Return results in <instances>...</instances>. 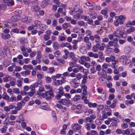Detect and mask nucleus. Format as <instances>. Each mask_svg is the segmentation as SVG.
I'll use <instances>...</instances> for the list:
<instances>
[{
  "label": "nucleus",
  "instance_id": "nucleus-1",
  "mask_svg": "<svg viewBox=\"0 0 135 135\" xmlns=\"http://www.w3.org/2000/svg\"><path fill=\"white\" fill-rule=\"evenodd\" d=\"M20 18L19 13L17 12H15V15L12 16L11 18V21L4 22L2 26L5 27H7L11 28H13L17 25V24L14 23L15 22L20 20Z\"/></svg>",
  "mask_w": 135,
  "mask_h": 135
},
{
  "label": "nucleus",
  "instance_id": "nucleus-2",
  "mask_svg": "<svg viewBox=\"0 0 135 135\" xmlns=\"http://www.w3.org/2000/svg\"><path fill=\"white\" fill-rule=\"evenodd\" d=\"M58 102L59 103L67 107H69L71 104L70 100L66 98L61 99L58 101Z\"/></svg>",
  "mask_w": 135,
  "mask_h": 135
},
{
  "label": "nucleus",
  "instance_id": "nucleus-3",
  "mask_svg": "<svg viewBox=\"0 0 135 135\" xmlns=\"http://www.w3.org/2000/svg\"><path fill=\"white\" fill-rule=\"evenodd\" d=\"M54 85L56 86H58L59 85H61L62 84L66 82L65 78L64 77H61V80H54Z\"/></svg>",
  "mask_w": 135,
  "mask_h": 135
},
{
  "label": "nucleus",
  "instance_id": "nucleus-4",
  "mask_svg": "<svg viewBox=\"0 0 135 135\" xmlns=\"http://www.w3.org/2000/svg\"><path fill=\"white\" fill-rule=\"evenodd\" d=\"M121 61L122 62L123 64L124 65H127L129 64L130 60L125 55H122L120 57Z\"/></svg>",
  "mask_w": 135,
  "mask_h": 135
},
{
  "label": "nucleus",
  "instance_id": "nucleus-5",
  "mask_svg": "<svg viewBox=\"0 0 135 135\" xmlns=\"http://www.w3.org/2000/svg\"><path fill=\"white\" fill-rule=\"evenodd\" d=\"M79 12L80 13H82L83 11L81 9H80L77 6H75L74 7V9L72 10L70 12L71 15H73V14H75V12Z\"/></svg>",
  "mask_w": 135,
  "mask_h": 135
},
{
  "label": "nucleus",
  "instance_id": "nucleus-6",
  "mask_svg": "<svg viewBox=\"0 0 135 135\" xmlns=\"http://www.w3.org/2000/svg\"><path fill=\"white\" fill-rule=\"evenodd\" d=\"M34 23L35 24V25H34L35 27H37L38 26H40L42 28L44 27V28H42V30H44V29H45L46 28V26L41 24L40 22L38 21H34Z\"/></svg>",
  "mask_w": 135,
  "mask_h": 135
},
{
  "label": "nucleus",
  "instance_id": "nucleus-7",
  "mask_svg": "<svg viewBox=\"0 0 135 135\" xmlns=\"http://www.w3.org/2000/svg\"><path fill=\"white\" fill-rule=\"evenodd\" d=\"M21 20L23 22L26 23H31L32 21L31 17L29 16L22 18Z\"/></svg>",
  "mask_w": 135,
  "mask_h": 135
},
{
  "label": "nucleus",
  "instance_id": "nucleus-8",
  "mask_svg": "<svg viewBox=\"0 0 135 135\" xmlns=\"http://www.w3.org/2000/svg\"><path fill=\"white\" fill-rule=\"evenodd\" d=\"M81 128V126L78 124H75L73 127V129L74 132H76L80 130Z\"/></svg>",
  "mask_w": 135,
  "mask_h": 135
},
{
  "label": "nucleus",
  "instance_id": "nucleus-9",
  "mask_svg": "<svg viewBox=\"0 0 135 135\" xmlns=\"http://www.w3.org/2000/svg\"><path fill=\"white\" fill-rule=\"evenodd\" d=\"M47 106V104L45 103H42L40 105V108L45 110H46L48 111L49 110V109L46 107Z\"/></svg>",
  "mask_w": 135,
  "mask_h": 135
},
{
  "label": "nucleus",
  "instance_id": "nucleus-10",
  "mask_svg": "<svg viewBox=\"0 0 135 135\" xmlns=\"http://www.w3.org/2000/svg\"><path fill=\"white\" fill-rule=\"evenodd\" d=\"M80 51L82 54H85L87 52L86 47L83 45L80 48Z\"/></svg>",
  "mask_w": 135,
  "mask_h": 135
},
{
  "label": "nucleus",
  "instance_id": "nucleus-11",
  "mask_svg": "<svg viewBox=\"0 0 135 135\" xmlns=\"http://www.w3.org/2000/svg\"><path fill=\"white\" fill-rule=\"evenodd\" d=\"M70 56L72 59L73 61L75 62L77 61L78 59L77 58L75 57V55L74 52H70L69 54Z\"/></svg>",
  "mask_w": 135,
  "mask_h": 135
},
{
  "label": "nucleus",
  "instance_id": "nucleus-12",
  "mask_svg": "<svg viewBox=\"0 0 135 135\" xmlns=\"http://www.w3.org/2000/svg\"><path fill=\"white\" fill-rule=\"evenodd\" d=\"M80 86L81 88L83 89V94L84 95H86L87 94V86L85 85H82L81 84Z\"/></svg>",
  "mask_w": 135,
  "mask_h": 135
},
{
  "label": "nucleus",
  "instance_id": "nucleus-13",
  "mask_svg": "<svg viewBox=\"0 0 135 135\" xmlns=\"http://www.w3.org/2000/svg\"><path fill=\"white\" fill-rule=\"evenodd\" d=\"M86 135H98V133L95 130H92L86 132Z\"/></svg>",
  "mask_w": 135,
  "mask_h": 135
},
{
  "label": "nucleus",
  "instance_id": "nucleus-14",
  "mask_svg": "<svg viewBox=\"0 0 135 135\" xmlns=\"http://www.w3.org/2000/svg\"><path fill=\"white\" fill-rule=\"evenodd\" d=\"M88 55L90 57L97 58L98 57V55L97 54H94V53L91 52L88 53Z\"/></svg>",
  "mask_w": 135,
  "mask_h": 135
},
{
  "label": "nucleus",
  "instance_id": "nucleus-15",
  "mask_svg": "<svg viewBox=\"0 0 135 135\" xmlns=\"http://www.w3.org/2000/svg\"><path fill=\"white\" fill-rule=\"evenodd\" d=\"M40 9V8L39 6L36 5L34 6L32 8V10L33 12H38Z\"/></svg>",
  "mask_w": 135,
  "mask_h": 135
},
{
  "label": "nucleus",
  "instance_id": "nucleus-16",
  "mask_svg": "<svg viewBox=\"0 0 135 135\" xmlns=\"http://www.w3.org/2000/svg\"><path fill=\"white\" fill-rule=\"evenodd\" d=\"M48 0H44L42 2L41 5V7L42 8H45L47 6L48 3Z\"/></svg>",
  "mask_w": 135,
  "mask_h": 135
},
{
  "label": "nucleus",
  "instance_id": "nucleus-17",
  "mask_svg": "<svg viewBox=\"0 0 135 135\" xmlns=\"http://www.w3.org/2000/svg\"><path fill=\"white\" fill-rule=\"evenodd\" d=\"M135 31V27L134 26H131L130 28L127 29L126 32L127 33L130 34L131 33V32H133Z\"/></svg>",
  "mask_w": 135,
  "mask_h": 135
},
{
  "label": "nucleus",
  "instance_id": "nucleus-18",
  "mask_svg": "<svg viewBox=\"0 0 135 135\" xmlns=\"http://www.w3.org/2000/svg\"><path fill=\"white\" fill-rule=\"evenodd\" d=\"M23 80V79L22 78H19L17 80V85L19 87H21L22 86Z\"/></svg>",
  "mask_w": 135,
  "mask_h": 135
},
{
  "label": "nucleus",
  "instance_id": "nucleus-19",
  "mask_svg": "<svg viewBox=\"0 0 135 135\" xmlns=\"http://www.w3.org/2000/svg\"><path fill=\"white\" fill-rule=\"evenodd\" d=\"M2 37L3 39H6L10 38L11 36L9 34H5L2 33L1 34Z\"/></svg>",
  "mask_w": 135,
  "mask_h": 135
},
{
  "label": "nucleus",
  "instance_id": "nucleus-20",
  "mask_svg": "<svg viewBox=\"0 0 135 135\" xmlns=\"http://www.w3.org/2000/svg\"><path fill=\"white\" fill-rule=\"evenodd\" d=\"M61 74H59L58 73L56 75H52L51 76V78L53 80H55L56 78H59L61 77Z\"/></svg>",
  "mask_w": 135,
  "mask_h": 135
},
{
  "label": "nucleus",
  "instance_id": "nucleus-21",
  "mask_svg": "<svg viewBox=\"0 0 135 135\" xmlns=\"http://www.w3.org/2000/svg\"><path fill=\"white\" fill-rule=\"evenodd\" d=\"M2 96L3 99L6 100L7 101L9 100L10 97L6 93H3Z\"/></svg>",
  "mask_w": 135,
  "mask_h": 135
},
{
  "label": "nucleus",
  "instance_id": "nucleus-22",
  "mask_svg": "<svg viewBox=\"0 0 135 135\" xmlns=\"http://www.w3.org/2000/svg\"><path fill=\"white\" fill-rule=\"evenodd\" d=\"M108 120L110 121V122H119L118 119L116 118L115 117H113L111 118H108Z\"/></svg>",
  "mask_w": 135,
  "mask_h": 135
},
{
  "label": "nucleus",
  "instance_id": "nucleus-23",
  "mask_svg": "<svg viewBox=\"0 0 135 135\" xmlns=\"http://www.w3.org/2000/svg\"><path fill=\"white\" fill-rule=\"evenodd\" d=\"M12 79V77L11 76L7 75L3 78V80L4 82H7V81L11 80Z\"/></svg>",
  "mask_w": 135,
  "mask_h": 135
},
{
  "label": "nucleus",
  "instance_id": "nucleus-24",
  "mask_svg": "<svg viewBox=\"0 0 135 135\" xmlns=\"http://www.w3.org/2000/svg\"><path fill=\"white\" fill-rule=\"evenodd\" d=\"M17 107H16L15 109H17L18 110H19L22 108V104L21 102H18L17 103Z\"/></svg>",
  "mask_w": 135,
  "mask_h": 135
},
{
  "label": "nucleus",
  "instance_id": "nucleus-25",
  "mask_svg": "<svg viewBox=\"0 0 135 135\" xmlns=\"http://www.w3.org/2000/svg\"><path fill=\"white\" fill-rule=\"evenodd\" d=\"M37 94L39 95H40L42 96L43 98H45V97H47L48 96V92L47 91H45L44 93H43L42 94H40L38 91L37 92Z\"/></svg>",
  "mask_w": 135,
  "mask_h": 135
},
{
  "label": "nucleus",
  "instance_id": "nucleus-26",
  "mask_svg": "<svg viewBox=\"0 0 135 135\" xmlns=\"http://www.w3.org/2000/svg\"><path fill=\"white\" fill-rule=\"evenodd\" d=\"M119 23L121 24H122L123 23V22L122 21H120L118 18L117 20L114 22V25L116 26H118L119 25Z\"/></svg>",
  "mask_w": 135,
  "mask_h": 135
},
{
  "label": "nucleus",
  "instance_id": "nucleus-27",
  "mask_svg": "<svg viewBox=\"0 0 135 135\" xmlns=\"http://www.w3.org/2000/svg\"><path fill=\"white\" fill-rule=\"evenodd\" d=\"M19 32V30L17 28L12 29L10 31V33L12 35L14 33H18Z\"/></svg>",
  "mask_w": 135,
  "mask_h": 135
},
{
  "label": "nucleus",
  "instance_id": "nucleus-28",
  "mask_svg": "<svg viewBox=\"0 0 135 135\" xmlns=\"http://www.w3.org/2000/svg\"><path fill=\"white\" fill-rule=\"evenodd\" d=\"M82 15L79 13H78L76 15H73L74 18L78 19H82Z\"/></svg>",
  "mask_w": 135,
  "mask_h": 135
},
{
  "label": "nucleus",
  "instance_id": "nucleus-29",
  "mask_svg": "<svg viewBox=\"0 0 135 135\" xmlns=\"http://www.w3.org/2000/svg\"><path fill=\"white\" fill-rule=\"evenodd\" d=\"M99 44H97L96 45L94 46L93 47V50L94 52H97L98 51Z\"/></svg>",
  "mask_w": 135,
  "mask_h": 135
},
{
  "label": "nucleus",
  "instance_id": "nucleus-30",
  "mask_svg": "<svg viewBox=\"0 0 135 135\" xmlns=\"http://www.w3.org/2000/svg\"><path fill=\"white\" fill-rule=\"evenodd\" d=\"M63 90L64 89L62 86H60L58 89L59 93L62 96H63L64 94L63 91Z\"/></svg>",
  "mask_w": 135,
  "mask_h": 135
},
{
  "label": "nucleus",
  "instance_id": "nucleus-31",
  "mask_svg": "<svg viewBox=\"0 0 135 135\" xmlns=\"http://www.w3.org/2000/svg\"><path fill=\"white\" fill-rule=\"evenodd\" d=\"M52 46L55 49H58L59 48V44L57 42H54L52 44Z\"/></svg>",
  "mask_w": 135,
  "mask_h": 135
},
{
  "label": "nucleus",
  "instance_id": "nucleus-32",
  "mask_svg": "<svg viewBox=\"0 0 135 135\" xmlns=\"http://www.w3.org/2000/svg\"><path fill=\"white\" fill-rule=\"evenodd\" d=\"M101 13L102 15L105 16L106 18H107L108 16L107 15L108 13L107 10L106 9H103L101 11Z\"/></svg>",
  "mask_w": 135,
  "mask_h": 135
},
{
  "label": "nucleus",
  "instance_id": "nucleus-33",
  "mask_svg": "<svg viewBox=\"0 0 135 135\" xmlns=\"http://www.w3.org/2000/svg\"><path fill=\"white\" fill-rule=\"evenodd\" d=\"M80 98V96L79 95H75L73 97V98L72 99L73 100L75 101H77L79 100Z\"/></svg>",
  "mask_w": 135,
  "mask_h": 135
},
{
  "label": "nucleus",
  "instance_id": "nucleus-34",
  "mask_svg": "<svg viewBox=\"0 0 135 135\" xmlns=\"http://www.w3.org/2000/svg\"><path fill=\"white\" fill-rule=\"evenodd\" d=\"M104 32V31L103 28L102 27H100L98 29L97 31L98 33L99 34H100L101 35H103V34Z\"/></svg>",
  "mask_w": 135,
  "mask_h": 135
},
{
  "label": "nucleus",
  "instance_id": "nucleus-35",
  "mask_svg": "<svg viewBox=\"0 0 135 135\" xmlns=\"http://www.w3.org/2000/svg\"><path fill=\"white\" fill-rule=\"evenodd\" d=\"M131 47L128 46H126L124 49V51L126 52H128L131 51Z\"/></svg>",
  "mask_w": 135,
  "mask_h": 135
},
{
  "label": "nucleus",
  "instance_id": "nucleus-36",
  "mask_svg": "<svg viewBox=\"0 0 135 135\" xmlns=\"http://www.w3.org/2000/svg\"><path fill=\"white\" fill-rule=\"evenodd\" d=\"M66 40V38L64 36H59V41H63Z\"/></svg>",
  "mask_w": 135,
  "mask_h": 135
},
{
  "label": "nucleus",
  "instance_id": "nucleus-37",
  "mask_svg": "<svg viewBox=\"0 0 135 135\" xmlns=\"http://www.w3.org/2000/svg\"><path fill=\"white\" fill-rule=\"evenodd\" d=\"M117 17L120 21V20H123L124 21L126 19V17L123 15H120L119 16L116 17V18Z\"/></svg>",
  "mask_w": 135,
  "mask_h": 135
},
{
  "label": "nucleus",
  "instance_id": "nucleus-38",
  "mask_svg": "<svg viewBox=\"0 0 135 135\" xmlns=\"http://www.w3.org/2000/svg\"><path fill=\"white\" fill-rule=\"evenodd\" d=\"M88 105L89 107L91 108V107H96L97 105V104L95 103H91V102H88Z\"/></svg>",
  "mask_w": 135,
  "mask_h": 135
},
{
  "label": "nucleus",
  "instance_id": "nucleus-39",
  "mask_svg": "<svg viewBox=\"0 0 135 135\" xmlns=\"http://www.w3.org/2000/svg\"><path fill=\"white\" fill-rule=\"evenodd\" d=\"M81 31V30L80 28H78L77 27H75L73 29V32L76 33H79Z\"/></svg>",
  "mask_w": 135,
  "mask_h": 135
},
{
  "label": "nucleus",
  "instance_id": "nucleus-40",
  "mask_svg": "<svg viewBox=\"0 0 135 135\" xmlns=\"http://www.w3.org/2000/svg\"><path fill=\"white\" fill-rule=\"evenodd\" d=\"M41 81L40 80H39L37 82L33 84L35 88L37 87L39 85H41Z\"/></svg>",
  "mask_w": 135,
  "mask_h": 135
},
{
  "label": "nucleus",
  "instance_id": "nucleus-41",
  "mask_svg": "<svg viewBox=\"0 0 135 135\" xmlns=\"http://www.w3.org/2000/svg\"><path fill=\"white\" fill-rule=\"evenodd\" d=\"M7 129V127L5 126H4L0 129V131L2 133H6Z\"/></svg>",
  "mask_w": 135,
  "mask_h": 135
},
{
  "label": "nucleus",
  "instance_id": "nucleus-42",
  "mask_svg": "<svg viewBox=\"0 0 135 135\" xmlns=\"http://www.w3.org/2000/svg\"><path fill=\"white\" fill-rule=\"evenodd\" d=\"M24 119L22 116H20L19 117V119L17 120L16 122H17L20 123L21 122L24 121Z\"/></svg>",
  "mask_w": 135,
  "mask_h": 135
},
{
  "label": "nucleus",
  "instance_id": "nucleus-43",
  "mask_svg": "<svg viewBox=\"0 0 135 135\" xmlns=\"http://www.w3.org/2000/svg\"><path fill=\"white\" fill-rule=\"evenodd\" d=\"M7 4L9 6H13L14 5V3L13 1H9V0H7Z\"/></svg>",
  "mask_w": 135,
  "mask_h": 135
},
{
  "label": "nucleus",
  "instance_id": "nucleus-44",
  "mask_svg": "<svg viewBox=\"0 0 135 135\" xmlns=\"http://www.w3.org/2000/svg\"><path fill=\"white\" fill-rule=\"evenodd\" d=\"M81 58H83V59H85L86 61H89L90 59L89 57H86L85 55H83L81 56Z\"/></svg>",
  "mask_w": 135,
  "mask_h": 135
},
{
  "label": "nucleus",
  "instance_id": "nucleus-45",
  "mask_svg": "<svg viewBox=\"0 0 135 135\" xmlns=\"http://www.w3.org/2000/svg\"><path fill=\"white\" fill-rule=\"evenodd\" d=\"M87 76H86L84 75L83 78V80L82 81V83L81 84L82 85L83 84H85L86 82V80L87 79Z\"/></svg>",
  "mask_w": 135,
  "mask_h": 135
},
{
  "label": "nucleus",
  "instance_id": "nucleus-46",
  "mask_svg": "<svg viewBox=\"0 0 135 135\" xmlns=\"http://www.w3.org/2000/svg\"><path fill=\"white\" fill-rule=\"evenodd\" d=\"M65 47H66L69 48L70 50H71L72 48V46L70 44L68 43V42H66L65 43Z\"/></svg>",
  "mask_w": 135,
  "mask_h": 135
},
{
  "label": "nucleus",
  "instance_id": "nucleus-47",
  "mask_svg": "<svg viewBox=\"0 0 135 135\" xmlns=\"http://www.w3.org/2000/svg\"><path fill=\"white\" fill-rule=\"evenodd\" d=\"M119 31H118V29L116 30V31H114L113 33L114 36L115 37H117L119 36Z\"/></svg>",
  "mask_w": 135,
  "mask_h": 135
},
{
  "label": "nucleus",
  "instance_id": "nucleus-48",
  "mask_svg": "<svg viewBox=\"0 0 135 135\" xmlns=\"http://www.w3.org/2000/svg\"><path fill=\"white\" fill-rule=\"evenodd\" d=\"M69 65L71 67H77V65L76 64V63L74 62H70L69 63Z\"/></svg>",
  "mask_w": 135,
  "mask_h": 135
},
{
  "label": "nucleus",
  "instance_id": "nucleus-49",
  "mask_svg": "<svg viewBox=\"0 0 135 135\" xmlns=\"http://www.w3.org/2000/svg\"><path fill=\"white\" fill-rule=\"evenodd\" d=\"M94 38H95V41L96 42H98L100 39L99 36L97 35H94Z\"/></svg>",
  "mask_w": 135,
  "mask_h": 135
},
{
  "label": "nucleus",
  "instance_id": "nucleus-50",
  "mask_svg": "<svg viewBox=\"0 0 135 135\" xmlns=\"http://www.w3.org/2000/svg\"><path fill=\"white\" fill-rule=\"evenodd\" d=\"M42 60L45 64L47 65L49 64V60L48 59H44V58H42Z\"/></svg>",
  "mask_w": 135,
  "mask_h": 135
},
{
  "label": "nucleus",
  "instance_id": "nucleus-51",
  "mask_svg": "<svg viewBox=\"0 0 135 135\" xmlns=\"http://www.w3.org/2000/svg\"><path fill=\"white\" fill-rule=\"evenodd\" d=\"M90 124L87 123L85 126L84 127L86 130H89L90 129Z\"/></svg>",
  "mask_w": 135,
  "mask_h": 135
},
{
  "label": "nucleus",
  "instance_id": "nucleus-52",
  "mask_svg": "<svg viewBox=\"0 0 135 135\" xmlns=\"http://www.w3.org/2000/svg\"><path fill=\"white\" fill-rule=\"evenodd\" d=\"M54 54L55 57H58L61 54V53L59 51H57L54 52Z\"/></svg>",
  "mask_w": 135,
  "mask_h": 135
},
{
  "label": "nucleus",
  "instance_id": "nucleus-53",
  "mask_svg": "<svg viewBox=\"0 0 135 135\" xmlns=\"http://www.w3.org/2000/svg\"><path fill=\"white\" fill-rule=\"evenodd\" d=\"M46 83H50L52 81L51 78L49 77H46Z\"/></svg>",
  "mask_w": 135,
  "mask_h": 135
},
{
  "label": "nucleus",
  "instance_id": "nucleus-54",
  "mask_svg": "<svg viewBox=\"0 0 135 135\" xmlns=\"http://www.w3.org/2000/svg\"><path fill=\"white\" fill-rule=\"evenodd\" d=\"M10 61H5L3 63V65L4 67H7V66L10 65Z\"/></svg>",
  "mask_w": 135,
  "mask_h": 135
},
{
  "label": "nucleus",
  "instance_id": "nucleus-55",
  "mask_svg": "<svg viewBox=\"0 0 135 135\" xmlns=\"http://www.w3.org/2000/svg\"><path fill=\"white\" fill-rule=\"evenodd\" d=\"M22 70V68L19 66H16L15 67V70L17 72H19Z\"/></svg>",
  "mask_w": 135,
  "mask_h": 135
},
{
  "label": "nucleus",
  "instance_id": "nucleus-56",
  "mask_svg": "<svg viewBox=\"0 0 135 135\" xmlns=\"http://www.w3.org/2000/svg\"><path fill=\"white\" fill-rule=\"evenodd\" d=\"M13 91L14 93L16 94H18L20 93L19 89L18 88L13 89Z\"/></svg>",
  "mask_w": 135,
  "mask_h": 135
},
{
  "label": "nucleus",
  "instance_id": "nucleus-57",
  "mask_svg": "<svg viewBox=\"0 0 135 135\" xmlns=\"http://www.w3.org/2000/svg\"><path fill=\"white\" fill-rule=\"evenodd\" d=\"M115 132L117 134H120L122 133V130L119 129H116L115 131Z\"/></svg>",
  "mask_w": 135,
  "mask_h": 135
},
{
  "label": "nucleus",
  "instance_id": "nucleus-58",
  "mask_svg": "<svg viewBox=\"0 0 135 135\" xmlns=\"http://www.w3.org/2000/svg\"><path fill=\"white\" fill-rule=\"evenodd\" d=\"M121 127L123 129H125L128 127V124L124 123L122 124Z\"/></svg>",
  "mask_w": 135,
  "mask_h": 135
},
{
  "label": "nucleus",
  "instance_id": "nucleus-59",
  "mask_svg": "<svg viewBox=\"0 0 135 135\" xmlns=\"http://www.w3.org/2000/svg\"><path fill=\"white\" fill-rule=\"evenodd\" d=\"M6 5L4 4L0 5V10H3L6 9Z\"/></svg>",
  "mask_w": 135,
  "mask_h": 135
},
{
  "label": "nucleus",
  "instance_id": "nucleus-60",
  "mask_svg": "<svg viewBox=\"0 0 135 135\" xmlns=\"http://www.w3.org/2000/svg\"><path fill=\"white\" fill-rule=\"evenodd\" d=\"M17 113V110H12L9 112V114H16Z\"/></svg>",
  "mask_w": 135,
  "mask_h": 135
},
{
  "label": "nucleus",
  "instance_id": "nucleus-61",
  "mask_svg": "<svg viewBox=\"0 0 135 135\" xmlns=\"http://www.w3.org/2000/svg\"><path fill=\"white\" fill-rule=\"evenodd\" d=\"M104 106L100 104L97 107V109L99 111L103 109V108Z\"/></svg>",
  "mask_w": 135,
  "mask_h": 135
},
{
  "label": "nucleus",
  "instance_id": "nucleus-62",
  "mask_svg": "<svg viewBox=\"0 0 135 135\" xmlns=\"http://www.w3.org/2000/svg\"><path fill=\"white\" fill-rule=\"evenodd\" d=\"M127 41H128L130 42H133V39L130 36H128L127 37Z\"/></svg>",
  "mask_w": 135,
  "mask_h": 135
},
{
  "label": "nucleus",
  "instance_id": "nucleus-63",
  "mask_svg": "<svg viewBox=\"0 0 135 135\" xmlns=\"http://www.w3.org/2000/svg\"><path fill=\"white\" fill-rule=\"evenodd\" d=\"M115 96L113 94H110L108 97L109 100H112L114 98Z\"/></svg>",
  "mask_w": 135,
  "mask_h": 135
},
{
  "label": "nucleus",
  "instance_id": "nucleus-64",
  "mask_svg": "<svg viewBox=\"0 0 135 135\" xmlns=\"http://www.w3.org/2000/svg\"><path fill=\"white\" fill-rule=\"evenodd\" d=\"M108 66V64L107 63H104L102 65V67L103 69H106L107 68Z\"/></svg>",
  "mask_w": 135,
  "mask_h": 135
}]
</instances>
